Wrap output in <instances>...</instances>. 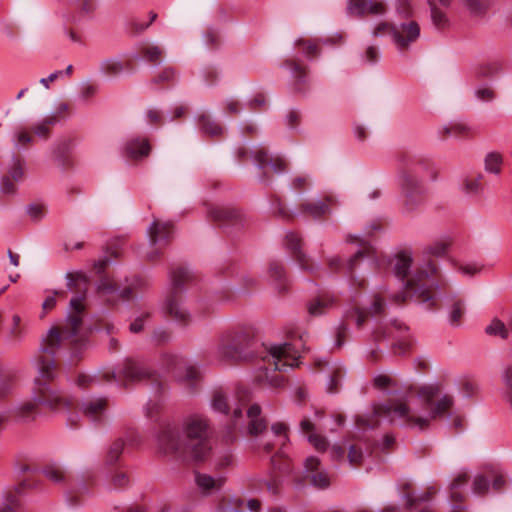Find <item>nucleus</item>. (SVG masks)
I'll return each mask as SVG.
<instances>
[{"label": "nucleus", "instance_id": "1", "mask_svg": "<svg viewBox=\"0 0 512 512\" xmlns=\"http://www.w3.org/2000/svg\"><path fill=\"white\" fill-rule=\"evenodd\" d=\"M453 405V397L443 394L439 384H429L421 387L416 397L410 391L395 392L387 403L375 405L371 416L359 417L356 425L363 431L374 429L383 418L399 426L423 430L432 420L449 414Z\"/></svg>", "mask_w": 512, "mask_h": 512}, {"label": "nucleus", "instance_id": "2", "mask_svg": "<svg viewBox=\"0 0 512 512\" xmlns=\"http://www.w3.org/2000/svg\"><path fill=\"white\" fill-rule=\"evenodd\" d=\"M66 280L68 290L75 293L70 300L66 319L59 328H51L42 338L35 356L39 374L45 380H52L56 375L54 357L59 348L68 347L72 355L77 357L86 347V335L82 331V325L90 281L82 271L68 272Z\"/></svg>", "mask_w": 512, "mask_h": 512}, {"label": "nucleus", "instance_id": "3", "mask_svg": "<svg viewBox=\"0 0 512 512\" xmlns=\"http://www.w3.org/2000/svg\"><path fill=\"white\" fill-rule=\"evenodd\" d=\"M157 444L164 454L201 461L211 450L208 419L200 414L189 415L184 419L181 431L170 424L163 425L157 436Z\"/></svg>", "mask_w": 512, "mask_h": 512}, {"label": "nucleus", "instance_id": "4", "mask_svg": "<svg viewBox=\"0 0 512 512\" xmlns=\"http://www.w3.org/2000/svg\"><path fill=\"white\" fill-rule=\"evenodd\" d=\"M413 263L412 253L404 250L396 254L392 260L393 270L398 279L403 282L405 292L391 295L395 303L405 301L406 297H414L419 302L426 305L427 309H432L435 305V297L432 295V288L439 289L440 285L431 280L437 273L438 267L432 260L424 262L414 271H411Z\"/></svg>", "mask_w": 512, "mask_h": 512}, {"label": "nucleus", "instance_id": "5", "mask_svg": "<svg viewBox=\"0 0 512 512\" xmlns=\"http://www.w3.org/2000/svg\"><path fill=\"white\" fill-rule=\"evenodd\" d=\"M437 176L438 169L431 159L407 153L399 157L397 182L407 212L414 211L423 201L425 194L423 177L434 181Z\"/></svg>", "mask_w": 512, "mask_h": 512}, {"label": "nucleus", "instance_id": "6", "mask_svg": "<svg viewBox=\"0 0 512 512\" xmlns=\"http://www.w3.org/2000/svg\"><path fill=\"white\" fill-rule=\"evenodd\" d=\"M246 417L248 419L247 431L254 439L255 449L269 454L279 446V450L271 458L272 467L280 472L290 474L292 472L290 461L283 455V448L288 442L287 425L278 422L268 429L258 404H253L247 409Z\"/></svg>", "mask_w": 512, "mask_h": 512}, {"label": "nucleus", "instance_id": "7", "mask_svg": "<svg viewBox=\"0 0 512 512\" xmlns=\"http://www.w3.org/2000/svg\"><path fill=\"white\" fill-rule=\"evenodd\" d=\"M266 350V355L263 357L266 367L264 371L259 373L257 380L273 388L282 387L284 385V377L277 374V371H286L288 368L298 366L300 358L299 347L297 344L286 342L272 345Z\"/></svg>", "mask_w": 512, "mask_h": 512}, {"label": "nucleus", "instance_id": "8", "mask_svg": "<svg viewBox=\"0 0 512 512\" xmlns=\"http://www.w3.org/2000/svg\"><path fill=\"white\" fill-rule=\"evenodd\" d=\"M74 400L63 391L58 390L52 384L40 381L34 390L33 400L20 403L13 410L15 417L22 422L33 421L39 414L38 404L51 409L72 407Z\"/></svg>", "mask_w": 512, "mask_h": 512}, {"label": "nucleus", "instance_id": "9", "mask_svg": "<svg viewBox=\"0 0 512 512\" xmlns=\"http://www.w3.org/2000/svg\"><path fill=\"white\" fill-rule=\"evenodd\" d=\"M254 330L250 326H238L221 333L217 355L223 361L238 362L252 358L249 350L254 340Z\"/></svg>", "mask_w": 512, "mask_h": 512}, {"label": "nucleus", "instance_id": "10", "mask_svg": "<svg viewBox=\"0 0 512 512\" xmlns=\"http://www.w3.org/2000/svg\"><path fill=\"white\" fill-rule=\"evenodd\" d=\"M172 290L164 303L165 313L181 326L192 322V314L184 306L180 293L185 284L191 279L190 272L184 267H177L170 274Z\"/></svg>", "mask_w": 512, "mask_h": 512}, {"label": "nucleus", "instance_id": "11", "mask_svg": "<svg viewBox=\"0 0 512 512\" xmlns=\"http://www.w3.org/2000/svg\"><path fill=\"white\" fill-rule=\"evenodd\" d=\"M352 307L347 309L344 313V321L337 331L335 345L337 347H341L344 344V339L346 337L347 327L346 325L349 323H353L357 328H362L366 323L369 316H380L384 313L386 304L384 297L376 293L373 295L372 301L369 307L364 308L358 305V292L354 291L351 296Z\"/></svg>", "mask_w": 512, "mask_h": 512}, {"label": "nucleus", "instance_id": "12", "mask_svg": "<svg viewBox=\"0 0 512 512\" xmlns=\"http://www.w3.org/2000/svg\"><path fill=\"white\" fill-rule=\"evenodd\" d=\"M160 368L190 390H195L201 380L200 370L188 359L178 354H163L160 358Z\"/></svg>", "mask_w": 512, "mask_h": 512}, {"label": "nucleus", "instance_id": "13", "mask_svg": "<svg viewBox=\"0 0 512 512\" xmlns=\"http://www.w3.org/2000/svg\"><path fill=\"white\" fill-rule=\"evenodd\" d=\"M174 233L173 223L155 219L147 229L149 250L145 257L149 261H156L162 255L163 249L170 243Z\"/></svg>", "mask_w": 512, "mask_h": 512}, {"label": "nucleus", "instance_id": "14", "mask_svg": "<svg viewBox=\"0 0 512 512\" xmlns=\"http://www.w3.org/2000/svg\"><path fill=\"white\" fill-rule=\"evenodd\" d=\"M375 341L379 342L385 339L392 340V348L397 354H405L410 348L409 329L397 320L389 325L381 326L373 332Z\"/></svg>", "mask_w": 512, "mask_h": 512}, {"label": "nucleus", "instance_id": "15", "mask_svg": "<svg viewBox=\"0 0 512 512\" xmlns=\"http://www.w3.org/2000/svg\"><path fill=\"white\" fill-rule=\"evenodd\" d=\"M401 31L408 33V40H412L415 37L420 36L419 24L415 21H409L401 23L400 25L391 24L389 22H379L375 25L372 30L373 37H380L386 34L391 35L394 44L399 51H402L406 45L407 40H404L401 36Z\"/></svg>", "mask_w": 512, "mask_h": 512}, {"label": "nucleus", "instance_id": "16", "mask_svg": "<svg viewBox=\"0 0 512 512\" xmlns=\"http://www.w3.org/2000/svg\"><path fill=\"white\" fill-rule=\"evenodd\" d=\"M111 377L126 384L157 380L156 372L149 369L143 361L130 358L126 359L122 367L114 371Z\"/></svg>", "mask_w": 512, "mask_h": 512}, {"label": "nucleus", "instance_id": "17", "mask_svg": "<svg viewBox=\"0 0 512 512\" xmlns=\"http://www.w3.org/2000/svg\"><path fill=\"white\" fill-rule=\"evenodd\" d=\"M285 247L291 252L301 270L311 274H315L319 271L320 264L313 263L309 256L302 251V241L298 234L288 232L285 236Z\"/></svg>", "mask_w": 512, "mask_h": 512}, {"label": "nucleus", "instance_id": "18", "mask_svg": "<svg viewBox=\"0 0 512 512\" xmlns=\"http://www.w3.org/2000/svg\"><path fill=\"white\" fill-rule=\"evenodd\" d=\"M252 157L259 170L263 171L260 181L262 183H270V179L266 177V168L270 167L276 174L285 172L287 164L284 159L280 157H270L264 147H258L252 151Z\"/></svg>", "mask_w": 512, "mask_h": 512}, {"label": "nucleus", "instance_id": "19", "mask_svg": "<svg viewBox=\"0 0 512 512\" xmlns=\"http://www.w3.org/2000/svg\"><path fill=\"white\" fill-rule=\"evenodd\" d=\"M347 11L350 15L364 18L367 15L382 16L387 12V7L378 0H348Z\"/></svg>", "mask_w": 512, "mask_h": 512}, {"label": "nucleus", "instance_id": "20", "mask_svg": "<svg viewBox=\"0 0 512 512\" xmlns=\"http://www.w3.org/2000/svg\"><path fill=\"white\" fill-rule=\"evenodd\" d=\"M505 480L501 474L494 471H488L486 474H478L473 480L472 491L476 495H484L492 487L495 491H500L504 486Z\"/></svg>", "mask_w": 512, "mask_h": 512}, {"label": "nucleus", "instance_id": "21", "mask_svg": "<svg viewBox=\"0 0 512 512\" xmlns=\"http://www.w3.org/2000/svg\"><path fill=\"white\" fill-rule=\"evenodd\" d=\"M208 216L223 226L242 225L243 217L239 210L227 206H211Z\"/></svg>", "mask_w": 512, "mask_h": 512}, {"label": "nucleus", "instance_id": "22", "mask_svg": "<svg viewBox=\"0 0 512 512\" xmlns=\"http://www.w3.org/2000/svg\"><path fill=\"white\" fill-rule=\"evenodd\" d=\"M304 467L307 477L314 487L325 489L330 485V477L325 470L321 469L320 460L317 457H308Z\"/></svg>", "mask_w": 512, "mask_h": 512}, {"label": "nucleus", "instance_id": "23", "mask_svg": "<svg viewBox=\"0 0 512 512\" xmlns=\"http://www.w3.org/2000/svg\"><path fill=\"white\" fill-rule=\"evenodd\" d=\"M140 443L139 436L135 431H129L126 439L118 438L109 447L105 463L106 465H114L118 462L126 444L136 446Z\"/></svg>", "mask_w": 512, "mask_h": 512}, {"label": "nucleus", "instance_id": "24", "mask_svg": "<svg viewBox=\"0 0 512 512\" xmlns=\"http://www.w3.org/2000/svg\"><path fill=\"white\" fill-rule=\"evenodd\" d=\"M151 146L147 138L133 137L126 141L123 147V155L132 160L142 159L150 153Z\"/></svg>", "mask_w": 512, "mask_h": 512}, {"label": "nucleus", "instance_id": "25", "mask_svg": "<svg viewBox=\"0 0 512 512\" xmlns=\"http://www.w3.org/2000/svg\"><path fill=\"white\" fill-rule=\"evenodd\" d=\"M225 482L226 477L223 475L214 477L207 473L198 472L195 474L196 486L204 495H211L220 491Z\"/></svg>", "mask_w": 512, "mask_h": 512}, {"label": "nucleus", "instance_id": "26", "mask_svg": "<svg viewBox=\"0 0 512 512\" xmlns=\"http://www.w3.org/2000/svg\"><path fill=\"white\" fill-rule=\"evenodd\" d=\"M211 407L214 411L228 414L232 411V417L235 421V424L239 419L243 417V409L240 405H236L233 409L228 403V399L226 394L222 390H215L211 399Z\"/></svg>", "mask_w": 512, "mask_h": 512}, {"label": "nucleus", "instance_id": "27", "mask_svg": "<svg viewBox=\"0 0 512 512\" xmlns=\"http://www.w3.org/2000/svg\"><path fill=\"white\" fill-rule=\"evenodd\" d=\"M106 409L107 399L103 397L87 399L81 405L84 416L93 422L101 421L105 417Z\"/></svg>", "mask_w": 512, "mask_h": 512}, {"label": "nucleus", "instance_id": "28", "mask_svg": "<svg viewBox=\"0 0 512 512\" xmlns=\"http://www.w3.org/2000/svg\"><path fill=\"white\" fill-rule=\"evenodd\" d=\"M336 298L330 294H321L312 299L307 306L308 313L311 316H320L334 307Z\"/></svg>", "mask_w": 512, "mask_h": 512}, {"label": "nucleus", "instance_id": "29", "mask_svg": "<svg viewBox=\"0 0 512 512\" xmlns=\"http://www.w3.org/2000/svg\"><path fill=\"white\" fill-rule=\"evenodd\" d=\"M331 198L327 197L324 200H313L305 202L300 206V212L308 214L314 219H320L322 216L330 213Z\"/></svg>", "mask_w": 512, "mask_h": 512}, {"label": "nucleus", "instance_id": "30", "mask_svg": "<svg viewBox=\"0 0 512 512\" xmlns=\"http://www.w3.org/2000/svg\"><path fill=\"white\" fill-rule=\"evenodd\" d=\"M269 277L274 282L275 288L279 292H285L288 289V280L282 263L271 261L268 268Z\"/></svg>", "mask_w": 512, "mask_h": 512}, {"label": "nucleus", "instance_id": "31", "mask_svg": "<svg viewBox=\"0 0 512 512\" xmlns=\"http://www.w3.org/2000/svg\"><path fill=\"white\" fill-rule=\"evenodd\" d=\"M97 291L101 295L117 294L122 299H129L132 296L133 289L131 287H125L121 289L108 278H102L98 285Z\"/></svg>", "mask_w": 512, "mask_h": 512}, {"label": "nucleus", "instance_id": "32", "mask_svg": "<svg viewBox=\"0 0 512 512\" xmlns=\"http://www.w3.org/2000/svg\"><path fill=\"white\" fill-rule=\"evenodd\" d=\"M300 429L303 433L308 434V441L315 447V449L318 451H324L327 448V439L314 432V425L308 418L301 420Z\"/></svg>", "mask_w": 512, "mask_h": 512}, {"label": "nucleus", "instance_id": "33", "mask_svg": "<svg viewBox=\"0 0 512 512\" xmlns=\"http://www.w3.org/2000/svg\"><path fill=\"white\" fill-rule=\"evenodd\" d=\"M365 251V249L357 251L356 254L351 257L344 266L345 273L350 278V287L352 290H355L356 288L364 289L366 286V281L364 278H358L354 276L356 263L360 258L363 257Z\"/></svg>", "mask_w": 512, "mask_h": 512}, {"label": "nucleus", "instance_id": "34", "mask_svg": "<svg viewBox=\"0 0 512 512\" xmlns=\"http://www.w3.org/2000/svg\"><path fill=\"white\" fill-rule=\"evenodd\" d=\"M503 70L500 60H489L480 63L475 69V75L478 79H491L499 75Z\"/></svg>", "mask_w": 512, "mask_h": 512}, {"label": "nucleus", "instance_id": "35", "mask_svg": "<svg viewBox=\"0 0 512 512\" xmlns=\"http://www.w3.org/2000/svg\"><path fill=\"white\" fill-rule=\"evenodd\" d=\"M34 141L33 135L24 127L16 128L11 136L13 147L18 152L27 149Z\"/></svg>", "mask_w": 512, "mask_h": 512}, {"label": "nucleus", "instance_id": "36", "mask_svg": "<svg viewBox=\"0 0 512 512\" xmlns=\"http://www.w3.org/2000/svg\"><path fill=\"white\" fill-rule=\"evenodd\" d=\"M468 478L469 475L466 470H461L457 472L449 486L450 500L464 501L465 495L462 493L461 489L465 487V485L467 484Z\"/></svg>", "mask_w": 512, "mask_h": 512}, {"label": "nucleus", "instance_id": "37", "mask_svg": "<svg viewBox=\"0 0 512 512\" xmlns=\"http://www.w3.org/2000/svg\"><path fill=\"white\" fill-rule=\"evenodd\" d=\"M198 123L201 131L211 137H218L224 133V128L218 122L211 119L208 114H201L198 116Z\"/></svg>", "mask_w": 512, "mask_h": 512}, {"label": "nucleus", "instance_id": "38", "mask_svg": "<svg viewBox=\"0 0 512 512\" xmlns=\"http://www.w3.org/2000/svg\"><path fill=\"white\" fill-rule=\"evenodd\" d=\"M59 122L57 115H47L32 126L35 136L41 139H48L51 133V127Z\"/></svg>", "mask_w": 512, "mask_h": 512}, {"label": "nucleus", "instance_id": "39", "mask_svg": "<svg viewBox=\"0 0 512 512\" xmlns=\"http://www.w3.org/2000/svg\"><path fill=\"white\" fill-rule=\"evenodd\" d=\"M125 70V65L118 58L104 59L99 64V71L104 76L115 77Z\"/></svg>", "mask_w": 512, "mask_h": 512}, {"label": "nucleus", "instance_id": "40", "mask_svg": "<svg viewBox=\"0 0 512 512\" xmlns=\"http://www.w3.org/2000/svg\"><path fill=\"white\" fill-rule=\"evenodd\" d=\"M431 20L435 28L442 30L449 26V19L446 12L440 8L435 0H429Z\"/></svg>", "mask_w": 512, "mask_h": 512}, {"label": "nucleus", "instance_id": "41", "mask_svg": "<svg viewBox=\"0 0 512 512\" xmlns=\"http://www.w3.org/2000/svg\"><path fill=\"white\" fill-rule=\"evenodd\" d=\"M503 156L495 151L489 152L484 157V169L487 173L499 175L502 171Z\"/></svg>", "mask_w": 512, "mask_h": 512}, {"label": "nucleus", "instance_id": "42", "mask_svg": "<svg viewBox=\"0 0 512 512\" xmlns=\"http://www.w3.org/2000/svg\"><path fill=\"white\" fill-rule=\"evenodd\" d=\"M483 175L478 174L475 177H465L461 183V190L467 195H479L483 191Z\"/></svg>", "mask_w": 512, "mask_h": 512}, {"label": "nucleus", "instance_id": "43", "mask_svg": "<svg viewBox=\"0 0 512 512\" xmlns=\"http://www.w3.org/2000/svg\"><path fill=\"white\" fill-rule=\"evenodd\" d=\"M286 65L290 68L291 74L295 79V89L298 92H302V86L306 83L307 77L305 67L294 60H287Z\"/></svg>", "mask_w": 512, "mask_h": 512}, {"label": "nucleus", "instance_id": "44", "mask_svg": "<svg viewBox=\"0 0 512 512\" xmlns=\"http://www.w3.org/2000/svg\"><path fill=\"white\" fill-rule=\"evenodd\" d=\"M465 312L466 306L464 301L461 299H455L449 307V323L453 326H459Z\"/></svg>", "mask_w": 512, "mask_h": 512}, {"label": "nucleus", "instance_id": "45", "mask_svg": "<svg viewBox=\"0 0 512 512\" xmlns=\"http://www.w3.org/2000/svg\"><path fill=\"white\" fill-rule=\"evenodd\" d=\"M26 337L25 329L21 326V317L19 315H13L12 326L7 336L8 341L12 344L21 343Z\"/></svg>", "mask_w": 512, "mask_h": 512}, {"label": "nucleus", "instance_id": "46", "mask_svg": "<svg viewBox=\"0 0 512 512\" xmlns=\"http://www.w3.org/2000/svg\"><path fill=\"white\" fill-rule=\"evenodd\" d=\"M143 58L153 64H159L164 55V49L157 45H146L141 48Z\"/></svg>", "mask_w": 512, "mask_h": 512}, {"label": "nucleus", "instance_id": "47", "mask_svg": "<svg viewBox=\"0 0 512 512\" xmlns=\"http://www.w3.org/2000/svg\"><path fill=\"white\" fill-rule=\"evenodd\" d=\"M345 375V371L342 367H335L329 377V380L326 384V389L328 393L335 394L339 391L341 386V381Z\"/></svg>", "mask_w": 512, "mask_h": 512}, {"label": "nucleus", "instance_id": "48", "mask_svg": "<svg viewBox=\"0 0 512 512\" xmlns=\"http://www.w3.org/2000/svg\"><path fill=\"white\" fill-rule=\"evenodd\" d=\"M42 473L54 483H60L65 481L66 476L64 470L57 464H51L46 466Z\"/></svg>", "mask_w": 512, "mask_h": 512}, {"label": "nucleus", "instance_id": "49", "mask_svg": "<svg viewBox=\"0 0 512 512\" xmlns=\"http://www.w3.org/2000/svg\"><path fill=\"white\" fill-rule=\"evenodd\" d=\"M485 331L489 335H499L502 339H507L509 334L508 329L505 327V324L498 319H494L486 327Z\"/></svg>", "mask_w": 512, "mask_h": 512}, {"label": "nucleus", "instance_id": "50", "mask_svg": "<svg viewBox=\"0 0 512 512\" xmlns=\"http://www.w3.org/2000/svg\"><path fill=\"white\" fill-rule=\"evenodd\" d=\"M273 213L284 220H291L294 218V213L289 211L280 198L275 197L272 201Z\"/></svg>", "mask_w": 512, "mask_h": 512}, {"label": "nucleus", "instance_id": "51", "mask_svg": "<svg viewBox=\"0 0 512 512\" xmlns=\"http://www.w3.org/2000/svg\"><path fill=\"white\" fill-rule=\"evenodd\" d=\"M295 45L298 47H301L303 50V53L307 57H312L318 54L319 52V46L318 44L313 40H306V39H298L295 42Z\"/></svg>", "mask_w": 512, "mask_h": 512}, {"label": "nucleus", "instance_id": "52", "mask_svg": "<svg viewBox=\"0 0 512 512\" xmlns=\"http://www.w3.org/2000/svg\"><path fill=\"white\" fill-rule=\"evenodd\" d=\"M374 385L379 389H385L388 393H393L392 387L396 386L395 380L386 374H379L374 377Z\"/></svg>", "mask_w": 512, "mask_h": 512}, {"label": "nucleus", "instance_id": "53", "mask_svg": "<svg viewBox=\"0 0 512 512\" xmlns=\"http://www.w3.org/2000/svg\"><path fill=\"white\" fill-rule=\"evenodd\" d=\"M449 246H450L449 240H439V241H436L435 243L429 245L425 249V252L429 255L442 256L446 253Z\"/></svg>", "mask_w": 512, "mask_h": 512}, {"label": "nucleus", "instance_id": "54", "mask_svg": "<svg viewBox=\"0 0 512 512\" xmlns=\"http://www.w3.org/2000/svg\"><path fill=\"white\" fill-rule=\"evenodd\" d=\"M14 381V375H8L0 379V399H4L13 393Z\"/></svg>", "mask_w": 512, "mask_h": 512}, {"label": "nucleus", "instance_id": "55", "mask_svg": "<svg viewBox=\"0 0 512 512\" xmlns=\"http://www.w3.org/2000/svg\"><path fill=\"white\" fill-rule=\"evenodd\" d=\"M9 177H11L14 181H20L24 177V164L19 159L14 157L12 165L9 168Z\"/></svg>", "mask_w": 512, "mask_h": 512}, {"label": "nucleus", "instance_id": "56", "mask_svg": "<svg viewBox=\"0 0 512 512\" xmlns=\"http://www.w3.org/2000/svg\"><path fill=\"white\" fill-rule=\"evenodd\" d=\"M474 94L482 102H492L496 98L495 91L486 85L476 88Z\"/></svg>", "mask_w": 512, "mask_h": 512}, {"label": "nucleus", "instance_id": "57", "mask_svg": "<svg viewBox=\"0 0 512 512\" xmlns=\"http://www.w3.org/2000/svg\"><path fill=\"white\" fill-rule=\"evenodd\" d=\"M435 491L433 489H429L427 492H424L423 494H421L420 496H415L414 494L412 493H406L403 495L404 498H406L407 500V505L409 507H412L414 506L417 502H425V501H428L430 499V497L432 496V494H434Z\"/></svg>", "mask_w": 512, "mask_h": 512}, {"label": "nucleus", "instance_id": "58", "mask_svg": "<svg viewBox=\"0 0 512 512\" xmlns=\"http://www.w3.org/2000/svg\"><path fill=\"white\" fill-rule=\"evenodd\" d=\"M110 484L115 489L124 488L129 484V477L122 471L115 472L111 477Z\"/></svg>", "mask_w": 512, "mask_h": 512}, {"label": "nucleus", "instance_id": "59", "mask_svg": "<svg viewBox=\"0 0 512 512\" xmlns=\"http://www.w3.org/2000/svg\"><path fill=\"white\" fill-rule=\"evenodd\" d=\"M69 143L66 141L59 142L53 147V155L55 160L64 164L66 159V153L68 151Z\"/></svg>", "mask_w": 512, "mask_h": 512}, {"label": "nucleus", "instance_id": "60", "mask_svg": "<svg viewBox=\"0 0 512 512\" xmlns=\"http://www.w3.org/2000/svg\"><path fill=\"white\" fill-rule=\"evenodd\" d=\"M234 463L233 455L230 452L220 454L215 460V467L218 470L226 469Z\"/></svg>", "mask_w": 512, "mask_h": 512}, {"label": "nucleus", "instance_id": "61", "mask_svg": "<svg viewBox=\"0 0 512 512\" xmlns=\"http://www.w3.org/2000/svg\"><path fill=\"white\" fill-rule=\"evenodd\" d=\"M18 505V500L14 492L9 491L3 503V506L0 507V512H14L15 508Z\"/></svg>", "mask_w": 512, "mask_h": 512}, {"label": "nucleus", "instance_id": "62", "mask_svg": "<svg viewBox=\"0 0 512 512\" xmlns=\"http://www.w3.org/2000/svg\"><path fill=\"white\" fill-rule=\"evenodd\" d=\"M310 184V179L307 175H301V176H296L291 184H290V187L292 190H295V191H302L304 189H306Z\"/></svg>", "mask_w": 512, "mask_h": 512}, {"label": "nucleus", "instance_id": "63", "mask_svg": "<svg viewBox=\"0 0 512 512\" xmlns=\"http://www.w3.org/2000/svg\"><path fill=\"white\" fill-rule=\"evenodd\" d=\"M380 58L378 47L369 45L364 52V60L370 64H375Z\"/></svg>", "mask_w": 512, "mask_h": 512}, {"label": "nucleus", "instance_id": "64", "mask_svg": "<svg viewBox=\"0 0 512 512\" xmlns=\"http://www.w3.org/2000/svg\"><path fill=\"white\" fill-rule=\"evenodd\" d=\"M0 189L5 194H14L17 190L14 180L9 176H3L1 178Z\"/></svg>", "mask_w": 512, "mask_h": 512}]
</instances>
